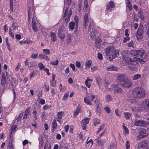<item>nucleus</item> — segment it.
Here are the masks:
<instances>
[{
  "mask_svg": "<svg viewBox=\"0 0 149 149\" xmlns=\"http://www.w3.org/2000/svg\"><path fill=\"white\" fill-rule=\"evenodd\" d=\"M83 9L86 11V14L84 17V28L86 29V27L88 25V23L90 22L88 26V32L90 31L91 33V36L92 38H95V35L96 34L97 31L94 29L93 24V21L92 19L88 17V13L89 10L87 1L85 0L84 3V7Z\"/></svg>",
  "mask_w": 149,
  "mask_h": 149,
  "instance_id": "1",
  "label": "nucleus"
},
{
  "mask_svg": "<svg viewBox=\"0 0 149 149\" xmlns=\"http://www.w3.org/2000/svg\"><path fill=\"white\" fill-rule=\"evenodd\" d=\"M122 55L123 60L129 64V69L131 70H135L139 65V63L134 60L133 58H130L129 57V54L127 51H124Z\"/></svg>",
  "mask_w": 149,
  "mask_h": 149,
  "instance_id": "2",
  "label": "nucleus"
},
{
  "mask_svg": "<svg viewBox=\"0 0 149 149\" xmlns=\"http://www.w3.org/2000/svg\"><path fill=\"white\" fill-rule=\"evenodd\" d=\"M116 81L118 84L123 87L129 88L132 85V81L125 75L120 74L117 77Z\"/></svg>",
  "mask_w": 149,
  "mask_h": 149,
  "instance_id": "3",
  "label": "nucleus"
},
{
  "mask_svg": "<svg viewBox=\"0 0 149 149\" xmlns=\"http://www.w3.org/2000/svg\"><path fill=\"white\" fill-rule=\"evenodd\" d=\"M132 93L134 97L137 99L144 98L145 95L144 89L139 87L135 88L133 90Z\"/></svg>",
  "mask_w": 149,
  "mask_h": 149,
  "instance_id": "4",
  "label": "nucleus"
},
{
  "mask_svg": "<svg viewBox=\"0 0 149 149\" xmlns=\"http://www.w3.org/2000/svg\"><path fill=\"white\" fill-rule=\"evenodd\" d=\"M34 3L33 0L30 1L28 2L27 4V10L28 12V21L30 22V17L32 16V15H35V9L33 6Z\"/></svg>",
  "mask_w": 149,
  "mask_h": 149,
  "instance_id": "5",
  "label": "nucleus"
},
{
  "mask_svg": "<svg viewBox=\"0 0 149 149\" xmlns=\"http://www.w3.org/2000/svg\"><path fill=\"white\" fill-rule=\"evenodd\" d=\"M131 54L137 57H140L142 58L146 59L147 57V54L145 53L143 49L139 50H133L131 52Z\"/></svg>",
  "mask_w": 149,
  "mask_h": 149,
  "instance_id": "6",
  "label": "nucleus"
},
{
  "mask_svg": "<svg viewBox=\"0 0 149 149\" xmlns=\"http://www.w3.org/2000/svg\"><path fill=\"white\" fill-rule=\"evenodd\" d=\"M72 15V12L71 10H69L68 12V8H66L65 10L64 14L63 16L64 22L67 23L68 22L70 19L71 16Z\"/></svg>",
  "mask_w": 149,
  "mask_h": 149,
  "instance_id": "7",
  "label": "nucleus"
},
{
  "mask_svg": "<svg viewBox=\"0 0 149 149\" xmlns=\"http://www.w3.org/2000/svg\"><path fill=\"white\" fill-rule=\"evenodd\" d=\"M139 134L137 137V139L140 140L142 138L146 137L148 135V133L144 128H140L139 131Z\"/></svg>",
  "mask_w": 149,
  "mask_h": 149,
  "instance_id": "8",
  "label": "nucleus"
},
{
  "mask_svg": "<svg viewBox=\"0 0 149 149\" xmlns=\"http://www.w3.org/2000/svg\"><path fill=\"white\" fill-rule=\"evenodd\" d=\"M138 146L139 148L148 149L149 148V142L148 141L143 140L139 143Z\"/></svg>",
  "mask_w": 149,
  "mask_h": 149,
  "instance_id": "9",
  "label": "nucleus"
},
{
  "mask_svg": "<svg viewBox=\"0 0 149 149\" xmlns=\"http://www.w3.org/2000/svg\"><path fill=\"white\" fill-rule=\"evenodd\" d=\"M143 33V27L142 26H140L136 34V36L138 40L141 39L142 38Z\"/></svg>",
  "mask_w": 149,
  "mask_h": 149,
  "instance_id": "10",
  "label": "nucleus"
},
{
  "mask_svg": "<svg viewBox=\"0 0 149 149\" xmlns=\"http://www.w3.org/2000/svg\"><path fill=\"white\" fill-rule=\"evenodd\" d=\"M140 107L142 110L149 111V102L147 100H145L141 104Z\"/></svg>",
  "mask_w": 149,
  "mask_h": 149,
  "instance_id": "11",
  "label": "nucleus"
},
{
  "mask_svg": "<svg viewBox=\"0 0 149 149\" xmlns=\"http://www.w3.org/2000/svg\"><path fill=\"white\" fill-rule=\"evenodd\" d=\"M112 85H111L109 83L106 82L104 84V88H102L101 90L103 92H106L107 90L109 91H111V89L113 90L114 88Z\"/></svg>",
  "mask_w": 149,
  "mask_h": 149,
  "instance_id": "12",
  "label": "nucleus"
},
{
  "mask_svg": "<svg viewBox=\"0 0 149 149\" xmlns=\"http://www.w3.org/2000/svg\"><path fill=\"white\" fill-rule=\"evenodd\" d=\"M115 7V5L113 2L111 1H109L108 4L107 5L105 12L106 13H108L109 12H111L112 9Z\"/></svg>",
  "mask_w": 149,
  "mask_h": 149,
  "instance_id": "13",
  "label": "nucleus"
},
{
  "mask_svg": "<svg viewBox=\"0 0 149 149\" xmlns=\"http://www.w3.org/2000/svg\"><path fill=\"white\" fill-rule=\"evenodd\" d=\"M112 86L114 88L113 90L114 93L115 94H116L117 93H120L123 94L124 93V91L122 90L120 87H119L116 84H113Z\"/></svg>",
  "mask_w": 149,
  "mask_h": 149,
  "instance_id": "14",
  "label": "nucleus"
},
{
  "mask_svg": "<svg viewBox=\"0 0 149 149\" xmlns=\"http://www.w3.org/2000/svg\"><path fill=\"white\" fill-rule=\"evenodd\" d=\"M114 47L113 46H109L105 49L106 55L107 56H110L113 51H114Z\"/></svg>",
  "mask_w": 149,
  "mask_h": 149,
  "instance_id": "15",
  "label": "nucleus"
},
{
  "mask_svg": "<svg viewBox=\"0 0 149 149\" xmlns=\"http://www.w3.org/2000/svg\"><path fill=\"white\" fill-rule=\"evenodd\" d=\"M89 120L90 118H85L82 120L81 125L83 130H86V126L88 123Z\"/></svg>",
  "mask_w": 149,
  "mask_h": 149,
  "instance_id": "16",
  "label": "nucleus"
},
{
  "mask_svg": "<svg viewBox=\"0 0 149 149\" xmlns=\"http://www.w3.org/2000/svg\"><path fill=\"white\" fill-rule=\"evenodd\" d=\"M135 125L137 126H145L147 124V123L143 120H136L134 122Z\"/></svg>",
  "mask_w": 149,
  "mask_h": 149,
  "instance_id": "17",
  "label": "nucleus"
},
{
  "mask_svg": "<svg viewBox=\"0 0 149 149\" xmlns=\"http://www.w3.org/2000/svg\"><path fill=\"white\" fill-rule=\"evenodd\" d=\"M95 140L96 141V145L97 146H101L103 147L104 145V143H105L104 139L100 140L99 137H98L95 139Z\"/></svg>",
  "mask_w": 149,
  "mask_h": 149,
  "instance_id": "18",
  "label": "nucleus"
},
{
  "mask_svg": "<svg viewBox=\"0 0 149 149\" xmlns=\"http://www.w3.org/2000/svg\"><path fill=\"white\" fill-rule=\"evenodd\" d=\"M106 70L110 71H116L118 70V68L113 65H110L107 67Z\"/></svg>",
  "mask_w": 149,
  "mask_h": 149,
  "instance_id": "19",
  "label": "nucleus"
},
{
  "mask_svg": "<svg viewBox=\"0 0 149 149\" xmlns=\"http://www.w3.org/2000/svg\"><path fill=\"white\" fill-rule=\"evenodd\" d=\"M30 116V109L29 108H28L25 110L23 119H26L28 117L29 118V117Z\"/></svg>",
  "mask_w": 149,
  "mask_h": 149,
  "instance_id": "20",
  "label": "nucleus"
},
{
  "mask_svg": "<svg viewBox=\"0 0 149 149\" xmlns=\"http://www.w3.org/2000/svg\"><path fill=\"white\" fill-rule=\"evenodd\" d=\"M119 55V51L118 50H115L114 49V51H113L111 54L110 56L112 57V60L115 58L117 57Z\"/></svg>",
  "mask_w": 149,
  "mask_h": 149,
  "instance_id": "21",
  "label": "nucleus"
},
{
  "mask_svg": "<svg viewBox=\"0 0 149 149\" xmlns=\"http://www.w3.org/2000/svg\"><path fill=\"white\" fill-rule=\"evenodd\" d=\"M97 84H98V88L101 89L102 88L101 84L102 83V79L99 76H98L95 77Z\"/></svg>",
  "mask_w": 149,
  "mask_h": 149,
  "instance_id": "22",
  "label": "nucleus"
},
{
  "mask_svg": "<svg viewBox=\"0 0 149 149\" xmlns=\"http://www.w3.org/2000/svg\"><path fill=\"white\" fill-rule=\"evenodd\" d=\"M52 74V80L50 81V85L51 86H55L56 81L55 80L56 75L53 73Z\"/></svg>",
  "mask_w": 149,
  "mask_h": 149,
  "instance_id": "23",
  "label": "nucleus"
},
{
  "mask_svg": "<svg viewBox=\"0 0 149 149\" xmlns=\"http://www.w3.org/2000/svg\"><path fill=\"white\" fill-rule=\"evenodd\" d=\"M38 58L40 59H43L47 61H49V58L48 57L43 54H40L38 56Z\"/></svg>",
  "mask_w": 149,
  "mask_h": 149,
  "instance_id": "24",
  "label": "nucleus"
},
{
  "mask_svg": "<svg viewBox=\"0 0 149 149\" xmlns=\"http://www.w3.org/2000/svg\"><path fill=\"white\" fill-rule=\"evenodd\" d=\"M132 58L137 62L138 61L141 63H143L146 61L147 58L146 59L144 58L143 59L140 58H138L135 57H133Z\"/></svg>",
  "mask_w": 149,
  "mask_h": 149,
  "instance_id": "25",
  "label": "nucleus"
},
{
  "mask_svg": "<svg viewBox=\"0 0 149 149\" xmlns=\"http://www.w3.org/2000/svg\"><path fill=\"white\" fill-rule=\"evenodd\" d=\"M52 132H54L56 130L57 127V125L56 122V120L55 119H54L52 123Z\"/></svg>",
  "mask_w": 149,
  "mask_h": 149,
  "instance_id": "26",
  "label": "nucleus"
},
{
  "mask_svg": "<svg viewBox=\"0 0 149 149\" xmlns=\"http://www.w3.org/2000/svg\"><path fill=\"white\" fill-rule=\"evenodd\" d=\"M81 109V107L79 104L78 106L77 107V108L74 112V116L75 117L78 114Z\"/></svg>",
  "mask_w": 149,
  "mask_h": 149,
  "instance_id": "27",
  "label": "nucleus"
},
{
  "mask_svg": "<svg viewBox=\"0 0 149 149\" xmlns=\"http://www.w3.org/2000/svg\"><path fill=\"white\" fill-rule=\"evenodd\" d=\"M112 100V96L109 94L106 95L105 96V100L107 102H109Z\"/></svg>",
  "mask_w": 149,
  "mask_h": 149,
  "instance_id": "28",
  "label": "nucleus"
},
{
  "mask_svg": "<svg viewBox=\"0 0 149 149\" xmlns=\"http://www.w3.org/2000/svg\"><path fill=\"white\" fill-rule=\"evenodd\" d=\"M38 140L39 141V148H42L44 143L43 138L42 136H40L38 138Z\"/></svg>",
  "mask_w": 149,
  "mask_h": 149,
  "instance_id": "29",
  "label": "nucleus"
},
{
  "mask_svg": "<svg viewBox=\"0 0 149 149\" xmlns=\"http://www.w3.org/2000/svg\"><path fill=\"white\" fill-rule=\"evenodd\" d=\"M64 114V112L62 111H60L57 113L58 117L57 118V120L60 123L62 119V117Z\"/></svg>",
  "mask_w": 149,
  "mask_h": 149,
  "instance_id": "30",
  "label": "nucleus"
},
{
  "mask_svg": "<svg viewBox=\"0 0 149 149\" xmlns=\"http://www.w3.org/2000/svg\"><path fill=\"white\" fill-rule=\"evenodd\" d=\"M32 29L33 31H34V32H36L37 31H38V28L37 26L39 25V24L35 23L32 24Z\"/></svg>",
  "mask_w": 149,
  "mask_h": 149,
  "instance_id": "31",
  "label": "nucleus"
},
{
  "mask_svg": "<svg viewBox=\"0 0 149 149\" xmlns=\"http://www.w3.org/2000/svg\"><path fill=\"white\" fill-rule=\"evenodd\" d=\"M6 78L5 75L4 73H3L2 75V78L1 80V84L2 85L5 84L6 83Z\"/></svg>",
  "mask_w": 149,
  "mask_h": 149,
  "instance_id": "32",
  "label": "nucleus"
},
{
  "mask_svg": "<svg viewBox=\"0 0 149 149\" xmlns=\"http://www.w3.org/2000/svg\"><path fill=\"white\" fill-rule=\"evenodd\" d=\"M50 36L52 40L54 42L56 40V36L55 33L51 32L50 34Z\"/></svg>",
  "mask_w": 149,
  "mask_h": 149,
  "instance_id": "33",
  "label": "nucleus"
},
{
  "mask_svg": "<svg viewBox=\"0 0 149 149\" xmlns=\"http://www.w3.org/2000/svg\"><path fill=\"white\" fill-rule=\"evenodd\" d=\"M88 96H86L84 98V101L85 103L86 104L91 105L92 104L91 101L88 98Z\"/></svg>",
  "mask_w": 149,
  "mask_h": 149,
  "instance_id": "34",
  "label": "nucleus"
},
{
  "mask_svg": "<svg viewBox=\"0 0 149 149\" xmlns=\"http://www.w3.org/2000/svg\"><path fill=\"white\" fill-rule=\"evenodd\" d=\"M75 24L74 22H71L69 24L70 29L71 30H74Z\"/></svg>",
  "mask_w": 149,
  "mask_h": 149,
  "instance_id": "35",
  "label": "nucleus"
},
{
  "mask_svg": "<svg viewBox=\"0 0 149 149\" xmlns=\"http://www.w3.org/2000/svg\"><path fill=\"white\" fill-rule=\"evenodd\" d=\"M31 18H32V24L35 23H38V22L37 20L36 17L35 15H32V16L31 17H30V19Z\"/></svg>",
  "mask_w": 149,
  "mask_h": 149,
  "instance_id": "36",
  "label": "nucleus"
},
{
  "mask_svg": "<svg viewBox=\"0 0 149 149\" xmlns=\"http://www.w3.org/2000/svg\"><path fill=\"white\" fill-rule=\"evenodd\" d=\"M124 124V123H123V124ZM123 127L124 131V135H125L127 134H128L129 133V131L128 128L123 125Z\"/></svg>",
  "mask_w": 149,
  "mask_h": 149,
  "instance_id": "37",
  "label": "nucleus"
},
{
  "mask_svg": "<svg viewBox=\"0 0 149 149\" xmlns=\"http://www.w3.org/2000/svg\"><path fill=\"white\" fill-rule=\"evenodd\" d=\"M125 117L127 119H128L131 116V114L129 112H125L124 113Z\"/></svg>",
  "mask_w": 149,
  "mask_h": 149,
  "instance_id": "38",
  "label": "nucleus"
},
{
  "mask_svg": "<svg viewBox=\"0 0 149 149\" xmlns=\"http://www.w3.org/2000/svg\"><path fill=\"white\" fill-rule=\"evenodd\" d=\"M13 0H10V4L9 5L10 7V11L11 12H13Z\"/></svg>",
  "mask_w": 149,
  "mask_h": 149,
  "instance_id": "39",
  "label": "nucleus"
},
{
  "mask_svg": "<svg viewBox=\"0 0 149 149\" xmlns=\"http://www.w3.org/2000/svg\"><path fill=\"white\" fill-rule=\"evenodd\" d=\"M93 122L94 123V125H99L100 123V120L97 118H94L93 120Z\"/></svg>",
  "mask_w": 149,
  "mask_h": 149,
  "instance_id": "40",
  "label": "nucleus"
},
{
  "mask_svg": "<svg viewBox=\"0 0 149 149\" xmlns=\"http://www.w3.org/2000/svg\"><path fill=\"white\" fill-rule=\"evenodd\" d=\"M92 64V61L90 60H88L85 63V66L86 67L89 68L90 67Z\"/></svg>",
  "mask_w": 149,
  "mask_h": 149,
  "instance_id": "41",
  "label": "nucleus"
},
{
  "mask_svg": "<svg viewBox=\"0 0 149 149\" xmlns=\"http://www.w3.org/2000/svg\"><path fill=\"white\" fill-rule=\"evenodd\" d=\"M126 3L127 4V6L130 10H131L132 8V5L131 4L130 1L129 0H127Z\"/></svg>",
  "mask_w": 149,
  "mask_h": 149,
  "instance_id": "42",
  "label": "nucleus"
},
{
  "mask_svg": "<svg viewBox=\"0 0 149 149\" xmlns=\"http://www.w3.org/2000/svg\"><path fill=\"white\" fill-rule=\"evenodd\" d=\"M30 68L31 67H33L36 66L37 64V63L35 61H31L30 62Z\"/></svg>",
  "mask_w": 149,
  "mask_h": 149,
  "instance_id": "43",
  "label": "nucleus"
},
{
  "mask_svg": "<svg viewBox=\"0 0 149 149\" xmlns=\"http://www.w3.org/2000/svg\"><path fill=\"white\" fill-rule=\"evenodd\" d=\"M141 77V76L139 74H136L134 75V76L133 77V79L134 80H136L138 79H139Z\"/></svg>",
  "mask_w": 149,
  "mask_h": 149,
  "instance_id": "44",
  "label": "nucleus"
},
{
  "mask_svg": "<svg viewBox=\"0 0 149 149\" xmlns=\"http://www.w3.org/2000/svg\"><path fill=\"white\" fill-rule=\"evenodd\" d=\"M38 55V52H36L35 54L33 53L32 54V55L31 56L30 58L33 59H36Z\"/></svg>",
  "mask_w": 149,
  "mask_h": 149,
  "instance_id": "45",
  "label": "nucleus"
},
{
  "mask_svg": "<svg viewBox=\"0 0 149 149\" xmlns=\"http://www.w3.org/2000/svg\"><path fill=\"white\" fill-rule=\"evenodd\" d=\"M74 22L75 24L76 27H78V23L79 22V19L77 16H75L74 17Z\"/></svg>",
  "mask_w": 149,
  "mask_h": 149,
  "instance_id": "46",
  "label": "nucleus"
},
{
  "mask_svg": "<svg viewBox=\"0 0 149 149\" xmlns=\"http://www.w3.org/2000/svg\"><path fill=\"white\" fill-rule=\"evenodd\" d=\"M42 50L43 52L47 55H49L50 53V51L48 49H44Z\"/></svg>",
  "mask_w": 149,
  "mask_h": 149,
  "instance_id": "47",
  "label": "nucleus"
},
{
  "mask_svg": "<svg viewBox=\"0 0 149 149\" xmlns=\"http://www.w3.org/2000/svg\"><path fill=\"white\" fill-rule=\"evenodd\" d=\"M71 35L70 34H68V35L67 40L68 42L70 43L71 40Z\"/></svg>",
  "mask_w": 149,
  "mask_h": 149,
  "instance_id": "48",
  "label": "nucleus"
},
{
  "mask_svg": "<svg viewBox=\"0 0 149 149\" xmlns=\"http://www.w3.org/2000/svg\"><path fill=\"white\" fill-rule=\"evenodd\" d=\"M127 45L129 47H133L134 45V43L132 40L131 41L127 43Z\"/></svg>",
  "mask_w": 149,
  "mask_h": 149,
  "instance_id": "49",
  "label": "nucleus"
},
{
  "mask_svg": "<svg viewBox=\"0 0 149 149\" xmlns=\"http://www.w3.org/2000/svg\"><path fill=\"white\" fill-rule=\"evenodd\" d=\"M125 146L126 149H130V143L129 141H127L125 144Z\"/></svg>",
  "mask_w": 149,
  "mask_h": 149,
  "instance_id": "50",
  "label": "nucleus"
},
{
  "mask_svg": "<svg viewBox=\"0 0 149 149\" xmlns=\"http://www.w3.org/2000/svg\"><path fill=\"white\" fill-rule=\"evenodd\" d=\"M58 36L60 39L61 40L63 39L65 37V35L62 33H58Z\"/></svg>",
  "mask_w": 149,
  "mask_h": 149,
  "instance_id": "51",
  "label": "nucleus"
},
{
  "mask_svg": "<svg viewBox=\"0 0 149 149\" xmlns=\"http://www.w3.org/2000/svg\"><path fill=\"white\" fill-rule=\"evenodd\" d=\"M68 97V94L67 93H66L64 95L63 97V100H65L67 99Z\"/></svg>",
  "mask_w": 149,
  "mask_h": 149,
  "instance_id": "52",
  "label": "nucleus"
},
{
  "mask_svg": "<svg viewBox=\"0 0 149 149\" xmlns=\"http://www.w3.org/2000/svg\"><path fill=\"white\" fill-rule=\"evenodd\" d=\"M38 66L41 70L45 68V66L41 63H40L38 64Z\"/></svg>",
  "mask_w": 149,
  "mask_h": 149,
  "instance_id": "53",
  "label": "nucleus"
},
{
  "mask_svg": "<svg viewBox=\"0 0 149 149\" xmlns=\"http://www.w3.org/2000/svg\"><path fill=\"white\" fill-rule=\"evenodd\" d=\"M17 26V24L16 23H15L14 22H13L12 27L13 28L14 30H15Z\"/></svg>",
  "mask_w": 149,
  "mask_h": 149,
  "instance_id": "54",
  "label": "nucleus"
},
{
  "mask_svg": "<svg viewBox=\"0 0 149 149\" xmlns=\"http://www.w3.org/2000/svg\"><path fill=\"white\" fill-rule=\"evenodd\" d=\"M44 88H45V91H48L49 90V86L45 84L44 86Z\"/></svg>",
  "mask_w": 149,
  "mask_h": 149,
  "instance_id": "55",
  "label": "nucleus"
},
{
  "mask_svg": "<svg viewBox=\"0 0 149 149\" xmlns=\"http://www.w3.org/2000/svg\"><path fill=\"white\" fill-rule=\"evenodd\" d=\"M97 58L99 59L100 60H102L103 58L102 55L99 52L98 53Z\"/></svg>",
  "mask_w": 149,
  "mask_h": 149,
  "instance_id": "56",
  "label": "nucleus"
},
{
  "mask_svg": "<svg viewBox=\"0 0 149 149\" xmlns=\"http://www.w3.org/2000/svg\"><path fill=\"white\" fill-rule=\"evenodd\" d=\"M104 109L108 113H110L111 111L110 108L108 107H105L104 108Z\"/></svg>",
  "mask_w": 149,
  "mask_h": 149,
  "instance_id": "57",
  "label": "nucleus"
},
{
  "mask_svg": "<svg viewBox=\"0 0 149 149\" xmlns=\"http://www.w3.org/2000/svg\"><path fill=\"white\" fill-rule=\"evenodd\" d=\"M58 60H56L54 61L51 62L50 63L53 65H57L58 64Z\"/></svg>",
  "mask_w": 149,
  "mask_h": 149,
  "instance_id": "58",
  "label": "nucleus"
},
{
  "mask_svg": "<svg viewBox=\"0 0 149 149\" xmlns=\"http://www.w3.org/2000/svg\"><path fill=\"white\" fill-rule=\"evenodd\" d=\"M130 37H125L124 38L123 40V42L124 43L126 42L127 41H128L130 40Z\"/></svg>",
  "mask_w": 149,
  "mask_h": 149,
  "instance_id": "59",
  "label": "nucleus"
},
{
  "mask_svg": "<svg viewBox=\"0 0 149 149\" xmlns=\"http://www.w3.org/2000/svg\"><path fill=\"white\" fill-rule=\"evenodd\" d=\"M138 14H139V17L141 19H144V16L141 12H139Z\"/></svg>",
  "mask_w": 149,
  "mask_h": 149,
  "instance_id": "60",
  "label": "nucleus"
},
{
  "mask_svg": "<svg viewBox=\"0 0 149 149\" xmlns=\"http://www.w3.org/2000/svg\"><path fill=\"white\" fill-rule=\"evenodd\" d=\"M116 114L117 116H120V113L119 112L118 110V109H116L115 110Z\"/></svg>",
  "mask_w": 149,
  "mask_h": 149,
  "instance_id": "61",
  "label": "nucleus"
},
{
  "mask_svg": "<svg viewBox=\"0 0 149 149\" xmlns=\"http://www.w3.org/2000/svg\"><path fill=\"white\" fill-rule=\"evenodd\" d=\"M105 127V125L103 124L99 128L98 130V132H100L101 131L104 129V127Z\"/></svg>",
  "mask_w": 149,
  "mask_h": 149,
  "instance_id": "62",
  "label": "nucleus"
},
{
  "mask_svg": "<svg viewBox=\"0 0 149 149\" xmlns=\"http://www.w3.org/2000/svg\"><path fill=\"white\" fill-rule=\"evenodd\" d=\"M22 114H21L17 118L16 120L17 122H19L20 121L21 119L22 118Z\"/></svg>",
  "mask_w": 149,
  "mask_h": 149,
  "instance_id": "63",
  "label": "nucleus"
},
{
  "mask_svg": "<svg viewBox=\"0 0 149 149\" xmlns=\"http://www.w3.org/2000/svg\"><path fill=\"white\" fill-rule=\"evenodd\" d=\"M69 128V125H65V126L64 129H65V132H67L68 131Z\"/></svg>",
  "mask_w": 149,
  "mask_h": 149,
  "instance_id": "64",
  "label": "nucleus"
}]
</instances>
